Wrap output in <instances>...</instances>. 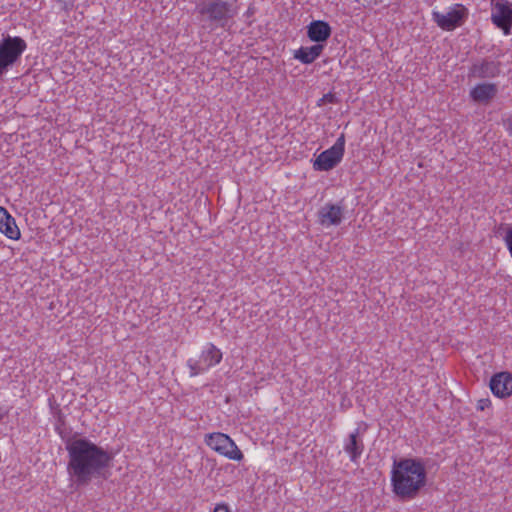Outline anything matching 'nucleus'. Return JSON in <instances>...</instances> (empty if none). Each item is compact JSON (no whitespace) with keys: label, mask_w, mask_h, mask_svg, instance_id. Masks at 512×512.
<instances>
[{"label":"nucleus","mask_w":512,"mask_h":512,"mask_svg":"<svg viewBox=\"0 0 512 512\" xmlns=\"http://www.w3.org/2000/svg\"><path fill=\"white\" fill-rule=\"evenodd\" d=\"M67 472L77 486H86L92 479L101 478L110 467L111 454L87 438L71 439L66 444Z\"/></svg>","instance_id":"obj_1"},{"label":"nucleus","mask_w":512,"mask_h":512,"mask_svg":"<svg viewBox=\"0 0 512 512\" xmlns=\"http://www.w3.org/2000/svg\"><path fill=\"white\" fill-rule=\"evenodd\" d=\"M427 472L422 460L405 458L395 461L391 471L394 494L402 501L414 499L426 485Z\"/></svg>","instance_id":"obj_2"},{"label":"nucleus","mask_w":512,"mask_h":512,"mask_svg":"<svg viewBox=\"0 0 512 512\" xmlns=\"http://www.w3.org/2000/svg\"><path fill=\"white\" fill-rule=\"evenodd\" d=\"M195 13L209 26L225 28L237 16L238 8L228 0H196Z\"/></svg>","instance_id":"obj_3"},{"label":"nucleus","mask_w":512,"mask_h":512,"mask_svg":"<svg viewBox=\"0 0 512 512\" xmlns=\"http://www.w3.org/2000/svg\"><path fill=\"white\" fill-rule=\"evenodd\" d=\"M222 358L223 354L218 347L213 343H206L198 357L189 358L186 362L190 377H196L208 372L211 368L218 365Z\"/></svg>","instance_id":"obj_4"},{"label":"nucleus","mask_w":512,"mask_h":512,"mask_svg":"<svg viewBox=\"0 0 512 512\" xmlns=\"http://www.w3.org/2000/svg\"><path fill=\"white\" fill-rule=\"evenodd\" d=\"M26 48L27 44L21 37L8 36L0 41V75L19 60Z\"/></svg>","instance_id":"obj_5"},{"label":"nucleus","mask_w":512,"mask_h":512,"mask_svg":"<svg viewBox=\"0 0 512 512\" xmlns=\"http://www.w3.org/2000/svg\"><path fill=\"white\" fill-rule=\"evenodd\" d=\"M205 443L210 449L229 460L241 461L244 458L242 451L227 434L209 433L205 436Z\"/></svg>","instance_id":"obj_6"},{"label":"nucleus","mask_w":512,"mask_h":512,"mask_svg":"<svg viewBox=\"0 0 512 512\" xmlns=\"http://www.w3.org/2000/svg\"><path fill=\"white\" fill-rule=\"evenodd\" d=\"M432 18L442 30L452 31L466 21L468 9L462 4H455L444 13L433 11Z\"/></svg>","instance_id":"obj_7"},{"label":"nucleus","mask_w":512,"mask_h":512,"mask_svg":"<svg viewBox=\"0 0 512 512\" xmlns=\"http://www.w3.org/2000/svg\"><path fill=\"white\" fill-rule=\"evenodd\" d=\"M345 149V137L342 134L332 147L320 153L313 162L316 171H329L341 162Z\"/></svg>","instance_id":"obj_8"},{"label":"nucleus","mask_w":512,"mask_h":512,"mask_svg":"<svg viewBox=\"0 0 512 512\" xmlns=\"http://www.w3.org/2000/svg\"><path fill=\"white\" fill-rule=\"evenodd\" d=\"M491 21L505 35H509L512 27V4L508 0L493 2Z\"/></svg>","instance_id":"obj_9"},{"label":"nucleus","mask_w":512,"mask_h":512,"mask_svg":"<svg viewBox=\"0 0 512 512\" xmlns=\"http://www.w3.org/2000/svg\"><path fill=\"white\" fill-rule=\"evenodd\" d=\"M363 432L360 428L354 429L343 440V450L353 463H357L364 451Z\"/></svg>","instance_id":"obj_10"},{"label":"nucleus","mask_w":512,"mask_h":512,"mask_svg":"<svg viewBox=\"0 0 512 512\" xmlns=\"http://www.w3.org/2000/svg\"><path fill=\"white\" fill-rule=\"evenodd\" d=\"M501 63L497 60L484 58L476 61L469 69V75L474 78H495L500 74Z\"/></svg>","instance_id":"obj_11"},{"label":"nucleus","mask_w":512,"mask_h":512,"mask_svg":"<svg viewBox=\"0 0 512 512\" xmlns=\"http://www.w3.org/2000/svg\"><path fill=\"white\" fill-rule=\"evenodd\" d=\"M490 389L499 398H507L512 395V374L509 372L495 374L490 380Z\"/></svg>","instance_id":"obj_12"},{"label":"nucleus","mask_w":512,"mask_h":512,"mask_svg":"<svg viewBox=\"0 0 512 512\" xmlns=\"http://www.w3.org/2000/svg\"><path fill=\"white\" fill-rule=\"evenodd\" d=\"M319 222L321 225L337 226L343 219V208L338 204H325L318 212Z\"/></svg>","instance_id":"obj_13"},{"label":"nucleus","mask_w":512,"mask_h":512,"mask_svg":"<svg viewBox=\"0 0 512 512\" xmlns=\"http://www.w3.org/2000/svg\"><path fill=\"white\" fill-rule=\"evenodd\" d=\"M498 88L494 83H480L470 90L471 99L479 104L490 103L497 95Z\"/></svg>","instance_id":"obj_14"},{"label":"nucleus","mask_w":512,"mask_h":512,"mask_svg":"<svg viewBox=\"0 0 512 512\" xmlns=\"http://www.w3.org/2000/svg\"><path fill=\"white\" fill-rule=\"evenodd\" d=\"M0 232L12 240H18L21 236L20 230L16 225L15 219L8 211L0 206Z\"/></svg>","instance_id":"obj_15"},{"label":"nucleus","mask_w":512,"mask_h":512,"mask_svg":"<svg viewBox=\"0 0 512 512\" xmlns=\"http://www.w3.org/2000/svg\"><path fill=\"white\" fill-rule=\"evenodd\" d=\"M307 34L314 42H324L331 35V27L327 22L321 20L312 21L308 26Z\"/></svg>","instance_id":"obj_16"},{"label":"nucleus","mask_w":512,"mask_h":512,"mask_svg":"<svg viewBox=\"0 0 512 512\" xmlns=\"http://www.w3.org/2000/svg\"><path fill=\"white\" fill-rule=\"evenodd\" d=\"M323 49L324 46L322 44H316L310 47H301L295 51L294 58L303 64H311L321 55Z\"/></svg>","instance_id":"obj_17"},{"label":"nucleus","mask_w":512,"mask_h":512,"mask_svg":"<svg viewBox=\"0 0 512 512\" xmlns=\"http://www.w3.org/2000/svg\"><path fill=\"white\" fill-rule=\"evenodd\" d=\"M503 240L512 257V224L507 226Z\"/></svg>","instance_id":"obj_18"},{"label":"nucleus","mask_w":512,"mask_h":512,"mask_svg":"<svg viewBox=\"0 0 512 512\" xmlns=\"http://www.w3.org/2000/svg\"><path fill=\"white\" fill-rule=\"evenodd\" d=\"M490 405H491L490 399L483 398V399L478 400V402H477V409L483 411L486 408H488Z\"/></svg>","instance_id":"obj_19"},{"label":"nucleus","mask_w":512,"mask_h":512,"mask_svg":"<svg viewBox=\"0 0 512 512\" xmlns=\"http://www.w3.org/2000/svg\"><path fill=\"white\" fill-rule=\"evenodd\" d=\"M213 512H230V510L226 504H217Z\"/></svg>","instance_id":"obj_20"},{"label":"nucleus","mask_w":512,"mask_h":512,"mask_svg":"<svg viewBox=\"0 0 512 512\" xmlns=\"http://www.w3.org/2000/svg\"><path fill=\"white\" fill-rule=\"evenodd\" d=\"M505 126L509 134L512 136V115L506 120Z\"/></svg>","instance_id":"obj_21"},{"label":"nucleus","mask_w":512,"mask_h":512,"mask_svg":"<svg viewBox=\"0 0 512 512\" xmlns=\"http://www.w3.org/2000/svg\"><path fill=\"white\" fill-rule=\"evenodd\" d=\"M334 99V95H332L331 93H328V94H325L321 99L320 101L321 102H332Z\"/></svg>","instance_id":"obj_22"},{"label":"nucleus","mask_w":512,"mask_h":512,"mask_svg":"<svg viewBox=\"0 0 512 512\" xmlns=\"http://www.w3.org/2000/svg\"><path fill=\"white\" fill-rule=\"evenodd\" d=\"M4 417V412L0 409V421L3 419Z\"/></svg>","instance_id":"obj_23"}]
</instances>
